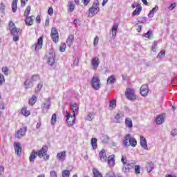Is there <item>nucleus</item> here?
<instances>
[{
  "mask_svg": "<svg viewBox=\"0 0 177 177\" xmlns=\"http://www.w3.org/2000/svg\"><path fill=\"white\" fill-rule=\"evenodd\" d=\"M100 160L102 162H107V155L106 154V150L102 149L99 153Z\"/></svg>",
  "mask_w": 177,
  "mask_h": 177,
  "instance_id": "obj_17",
  "label": "nucleus"
},
{
  "mask_svg": "<svg viewBox=\"0 0 177 177\" xmlns=\"http://www.w3.org/2000/svg\"><path fill=\"white\" fill-rule=\"evenodd\" d=\"M99 64H100V61L99 60V57H93L91 59V66L93 70H97V67H99Z\"/></svg>",
  "mask_w": 177,
  "mask_h": 177,
  "instance_id": "obj_15",
  "label": "nucleus"
},
{
  "mask_svg": "<svg viewBox=\"0 0 177 177\" xmlns=\"http://www.w3.org/2000/svg\"><path fill=\"white\" fill-rule=\"evenodd\" d=\"M39 80V75H32L30 81H28V79H27L24 82V85H25L26 89H28V88H30V85H31V84H32V82H35L36 81H38Z\"/></svg>",
  "mask_w": 177,
  "mask_h": 177,
  "instance_id": "obj_11",
  "label": "nucleus"
},
{
  "mask_svg": "<svg viewBox=\"0 0 177 177\" xmlns=\"http://www.w3.org/2000/svg\"><path fill=\"white\" fill-rule=\"evenodd\" d=\"M156 48H157V41H154L152 45L151 50H153V52H156Z\"/></svg>",
  "mask_w": 177,
  "mask_h": 177,
  "instance_id": "obj_52",
  "label": "nucleus"
},
{
  "mask_svg": "<svg viewBox=\"0 0 177 177\" xmlns=\"http://www.w3.org/2000/svg\"><path fill=\"white\" fill-rule=\"evenodd\" d=\"M5 84V76L3 74L0 73V86H2Z\"/></svg>",
  "mask_w": 177,
  "mask_h": 177,
  "instance_id": "obj_43",
  "label": "nucleus"
},
{
  "mask_svg": "<svg viewBox=\"0 0 177 177\" xmlns=\"http://www.w3.org/2000/svg\"><path fill=\"white\" fill-rule=\"evenodd\" d=\"M0 9H1V10H5V3H1Z\"/></svg>",
  "mask_w": 177,
  "mask_h": 177,
  "instance_id": "obj_62",
  "label": "nucleus"
},
{
  "mask_svg": "<svg viewBox=\"0 0 177 177\" xmlns=\"http://www.w3.org/2000/svg\"><path fill=\"white\" fill-rule=\"evenodd\" d=\"M59 50L60 52H64L66 50V43H62Z\"/></svg>",
  "mask_w": 177,
  "mask_h": 177,
  "instance_id": "obj_48",
  "label": "nucleus"
},
{
  "mask_svg": "<svg viewBox=\"0 0 177 177\" xmlns=\"http://www.w3.org/2000/svg\"><path fill=\"white\" fill-rule=\"evenodd\" d=\"M36 21H37V23H41V17L39 15L37 16Z\"/></svg>",
  "mask_w": 177,
  "mask_h": 177,
  "instance_id": "obj_64",
  "label": "nucleus"
},
{
  "mask_svg": "<svg viewBox=\"0 0 177 177\" xmlns=\"http://www.w3.org/2000/svg\"><path fill=\"white\" fill-rule=\"evenodd\" d=\"M50 177H57V173H56V171H51L50 172Z\"/></svg>",
  "mask_w": 177,
  "mask_h": 177,
  "instance_id": "obj_53",
  "label": "nucleus"
},
{
  "mask_svg": "<svg viewBox=\"0 0 177 177\" xmlns=\"http://www.w3.org/2000/svg\"><path fill=\"white\" fill-rule=\"evenodd\" d=\"M140 146L142 147L144 150H149V148L147 147V141L146 140V138L143 137V136H140Z\"/></svg>",
  "mask_w": 177,
  "mask_h": 177,
  "instance_id": "obj_20",
  "label": "nucleus"
},
{
  "mask_svg": "<svg viewBox=\"0 0 177 177\" xmlns=\"http://www.w3.org/2000/svg\"><path fill=\"white\" fill-rule=\"evenodd\" d=\"M112 34V38L117 37V31H118V24H114L112 29L111 30Z\"/></svg>",
  "mask_w": 177,
  "mask_h": 177,
  "instance_id": "obj_24",
  "label": "nucleus"
},
{
  "mask_svg": "<svg viewBox=\"0 0 177 177\" xmlns=\"http://www.w3.org/2000/svg\"><path fill=\"white\" fill-rule=\"evenodd\" d=\"M164 121H165V118H164V115H158L155 120V122L156 124H157V125H161V124H162Z\"/></svg>",
  "mask_w": 177,
  "mask_h": 177,
  "instance_id": "obj_27",
  "label": "nucleus"
},
{
  "mask_svg": "<svg viewBox=\"0 0 177 177\" xmlns=\"http://www.w3.org/2000/svg\"><path fill=\"white\" fill-rule=\"evenodd\" d=\"M36 102H37V96L32 95L31 98L29 100L28 103L30 106H34V104H35Z\"/></svg>",
  "mask_w": 177,
  "mask_h": 177,
  "instance_id": "obj_37",
  "label": "nucleus"
},
{
  "mask_svg": "<svg viewBox=\"0 0 177 177\" xmlns=\"http://www.w3.org/2000/svg\"><path fill=\"white\" fill-rule=\"evenodd\" d=\"M99 0H95L91 8L88 10V17H93L95 15H97L100 12V8H99Z\"/></svg>",
  "mask_w": 177,
  "mask_h": 177,
  "instance_id": "obj_3",
  "label": "nucleus"
},
{
  "mask_svg": "<svg viewBox=\"0 0 177 177\" xmlns=\"http://www.w3.org/2000/svg\"><path fill=\"white\" fill-rule=\"evenodd\" d=\"M142 12V6H137L136 9L132 12L133 16H136V15H140Z\"/></svg>",
  "mask_w": 177,
  "mask_h": 177,
  "instance_id": "obj_33",
  "label": "nucleus"
},
{
  "mask_svg": "<svg viewBox=\"0 0 177 177\" xmlns=\"http://www.w3.org/2000/svg\"><path fill=\"white\" fill-rule=\"evenodd\" d=\"M105 177H115V174L114 173H108Z\"/></svg>",
  "mask_w": 177,
  "mask_h": 177,
  "instance_id": "obj_60",
  "label": "nucleus"
},
{
  "mask_svg": "<svg viewBox=\"0 0 177 177\" xmlns=\"http://www.w3.org/2000/svg\"><path fill=\"white\" fill-rule=\"evenodd\" d=\"M46 57L47 59L48 64L50 66H53L55 63V51H53V50H50L46 53Z\"/></svg>",
  "mask_w": 177,
  "mask_h": 177,
  "instance_id": "obj_7",
  "label": "nucleus"
},
{
  "mask_svg": "<svg viewBox=\"0 0 177 177\" xmlns=\"http://www.w3.org/2000/svg\"><path fill=\"white\" fill-rule=\"evenodd\" d=\"M171 136H173V137L176 136V135H177V129H174L171 130Z\"/></svg>",
  "mask_w": 177,
  "mask_h": 177,
  "instance_id": "obj_54",
  "label": "nucleus"
},
{
  "mask_svg": "<svg viewBox=\"0 0 177 177\" xmlns=\"http://www.w3.org/2000/svg\"><path fill=\"white\" fill-rule=\"evenodd\" d=\"M140 93L142 96H147L149 95V86L147 84L142 85L140 89Z\"/></svg>",
  "mask_w": 177,
  "mask_h": 177,
  "instance_id": "obj_16",
  "label": "nucleus"
},
{
  "mask_svg": "<svg viewBox=\"0 0 177 177\" xmlns=\"http://www.w3.org/2000/svg\"><path fill=\"white\" fill-rule=\"evenodd\" d=\"M87 121H92L93 120V113H89L86 117Z\"/></svg>",
  "mask_w": 177,
  "mask_h": 177,
  "instance_id": "obj_44",
  "label": "nucleus"
},
{
  "mask_svg": "<svg viewBox=\"0 0 177 177\" xmlns=\"http://www.w3.org/2000/svg\"><path fill=\"white\" fill-rule=\"evenodd\" d=\"M124 124L126 125L127 128H129V129H132L133 128V122H132V120L131 118H126L124 120Z\"/></svg>",
  "mask_w": 177,
  "mask_h": 177,
  "instance_id": "obj_22",
  "label": "nucleus"
},
{
  "mask_svg": "<svg viewBox=\"0 0 177 177\" xmlns=\"http://www.w3.org/2000/svg\"><path fill=\"white\" fill-rule=\"evenodd\" d=\"M30 12H31V6H28L25 12H24V16L25 17H28L30 15Z\"/></svg>",
  "mask_w": 177,
  "mask_h": 177,
  "instance_id": "obj_40",
  "label": "nucleus"
},
{
  "mask_svg": "<svg viewBox=\"0 0 177 177\" xmlns=\"http://www.w3.org/2000/svg\"><path fill=\"white\" fill-rule=\"evenodd\" d=\"M97 44H99V37L96 36L94 39L93 45L94 46H97Z\"/></svg>",
  "mask_w": 177,
  "mask_h": 177,
  "instance_id": "obj_51",
  "label": "nucleus"
},
{
  "mask_svg": "<svg viewBox=\"0 0 177 177\" xmlns=\"http://www.w3.org/2000/svg\"><path fill=\"white\" fill-rule=\"evenodd\" d=\"M62 177H70V171L69 170H64L62 171Z\"/></svg>",
  "mask_w": 177,
  "mask_h": 177,
  "instance_id": "obj_45",
  "label": "nucleus"
},
{
  "mask_svg": "<svg viewBox=\"0 0 177 177\" xmlns=\"http://www.w3.org/2000/svg\"><path fill=\"white\" fill-rule=\"evenodd\" d=\"M57 120V116L56 115V113L53 114L52 118H51L52 125H55V124H56Z\"/></svg>",
  "mask_w": 177,
  "mask_h": 177,
  "instance_id": "obj_41",
  "label": "nucleus"
},
{
  "mask_svg": "<svg viewBox=\"0 0 177 177\" xmlns=\"http://www.w3.org/2000/svg\"><path fill=\"white\" fill-rule=\"evenodd\" d=\"M56 158L58 161H61L62 162L66 161V158H67V152H66V151L59 152L56 156Z\"/></svg>",
  "mask_w": 177,
  "mask_h": 177,
  "instance_id": "obj_13",
  "label": "nucleus"
},
{
  "mask_svg": "<svg viewBox=\"0 0 177 177\" xmlns=\"http://www.w3.org/2000/svg\"><path fill=\"white\" fill-rule=\"evenodd\" d=\"M91 86L95 91L100 89V79L99 78V75H95L93 77L91 80Z\"/></svg>",
  "mask_w": 177,
  "mask_h": 177,
  "instance_id": "obj_5",
  "label": "nucleus"
},
{
  "mask_svg": "<svg viewBox=\"0 0 177 177\" xmlns=\"http://www.w3.org/2000/svg\"><path fill=\"white\" fill-rule=\"evenodd\" d=\"M34 18H35L34 16L26 17L25 19L26 24L27 26H32Z\"/></svg>",
  "mask_w": 177,
  "mask_h": 177,
  "instance_id": "obj_29",
  "label": "nucleus"
},
{
  "mask_svg": "<svg viewBox=\"0 0 177 177\" xmlns=\"http://www.w3.org/2000/svg\"><path fill=\"white\" fill-rule=\"evenodd\" d=\"M43 42H44V40L42 37H39L37 40V43L32 46V49H35V52H38L39 49H42Z\"/></svg>",
  "mask_w": 177,
  "mask_h": 177,
  "instance_id": "obj_12",
  "label": "nucleus"
},
{
  "mask_svg": "<svg viewBox=\"0 0 177 177\" xmlns=\"http://www.w3.org/2000/svg\"><path fill=\"white\" fill-rule=\"evenodd\" d=\"M42 86H43V84H42V82H41L37 84V88L35 89V92H39V91L42 89Z\"/></svg>",
  "mask_w": 177,
  "mask_h": 177,
  "instance_id": "obj_46",
  "label": "nucleus"
},
{
  "mask_svg": "<svg viewBox=\"0 0 177 177\" xmlns=\"http://www.w3.org/2000/svg\"><path fill=\"white\" fill-rule=\"evenodd\" d=\"M50 37L55 44L59 42V32L55 27L51 28Z\"/></svg>",
  "mask_w": 177,
  "mask_h": 177,
  "instance_id": "obj_10",
  "label": "nucleus"
},
{
  "mask_svg": "<svg viewBox=\"0 0 177 177\" xmlns=\"http://www.w3.org/2000/svg\"><path fill=\"white\" fill-rule=\"evenodd\" d=\"M48 13L50 16H52V15H53V8L52 7H50L48 8Z\"/></svg>",
  "mask_w": 177,
  "mask_h": 177,
  "instance_id": "obj_55",
  "label": "nucleus"
},
{
  "mask_svg": "<svg viewBox=\"0 0 177 177\" xmlns=\"http://www.w3.org/2000/svg\"><path fill=\"white\" fill-rule=\"evenodd\" d=\"M136 164V162L131 161L129 162L128 164L123 166L122 171L124 172V174H128L135 168V165Z\"/></svg>",
  "mask_w": 177,
  "mask_h": 177,
  "instance_id": "obj_9",
  "label": "nucleus"
},
{
  "mask_svg": "<svg viewBox=\"0 0 177 177\" xmlns=\"http://www.w3.org/2000/svg\"><path fill=\"white\" fill-rule=\"evenodd\" d=\"M48 151V147L44 146L39 151L37 152H35V150H33L29 157V160L30 162H34V160L37 158V156L41 158V157H44V156H46V153Z\"/></svg>",
  "mask_w": 177,
  "mask_h": 177,
  "instance_id": "obj_2",
  "label": "nucleus"
},
{
  "mask_svg": "<svg viewBox=\"0 0 177 177\" xmlns=\"http://www.w3.org/2000/svg\"><path fill=\"white\" fill-rule=\"evenodd\" d=\"M71 109L73 111V115L78 114V111L80 110V106L78 104H77V103L71 104Z\"/></svg>",
  "mask_w": 177,
  "mask_h": 177,
  "instance_id": "obj_23",
  "label": "nucleus"
},
{
  "mask_svg": "<svg viewBox=\"0 0 177 177\" xmlns=\"http://www.w3.org/2000/svg\"><path fill=\"white\" fill-rule=\"evenodd\" d=\"M14 147L15 150V153L17 154V156H21V145L19 142H14Z\"/></svg>",
  "mask_w": 177,
  "mask_h": 177,
  "instance_id": "obj_19",
  "label": "nucleus"
},
{
  "mask_svg": "<svg viewBox=\"0 0 177 177\" xmlns=\"http://www.w3.org/2000/svg\"><path fill=\"white\" fill-rule=\"evenodd\" d=\"M73 42H74V35H70L66 39V44L69 47L72 46Z\"/></svg>",
  "mask_w": 177,
  "mask_h": 177,
  "instance_id": "obj_28",
  "label": "nucleus"
},
{
  "mask_svg": "<svg viewBox=\"0 0 177 177\" xmlns=\"http://www.w3.org/2000/svg\"><path fill=\"white\" fill-rule=\"evenodd\" d=\"M2 72L3 73V74L5 75H9V69L8 68V67H4L2 68Z\"/></svg>",
  "mask_w": 177,
  "mask_h": 177,
  "instance_id": "obj_49",
  "label": "nucleus"
},
{
  "mask_svg": "<svg viewBox=\"0 0 177 177\" xmlns=\"http://www.w3.org/2000/svg\"><path fill=\"white\" fill-rule=\"evenodd\" d=\"M116 106H117V100H113L112 101H111L109 104V109L114 110V109H115Z\"/></svg>",
  "mask_w": 177,
  "mask_h": 177,
  "instance_id": "obj_34",
  "label": "nucleus"
},
{
  "mask_svg": "<svg viewBox=\"0 0 177 177\" xmlns=\"http://www.w3.org/2000/svg\"><path fill=\"white\" fill-rule=\"evenodd\" d=\"M8 26L10 27L11 35H13L12 41H14V42H17V41L20 39L19 35L21 34V30L17 28L16 24H15L12 21L9 22Z\"/></svg>",
  "mask_w": 177,
  "mask_h": 177,
  "instance_id": "obj_1",
  "label": "nucleus"
},
{
  "mask_svg": "<svg viewBox=\"0 0 177 177\" xmlns=\"http://www.w3.org/2000/svg\"><path fill=\"white\" fill-rule=\"evenodd\" d=\"M131 139V134H127L124 137V140H123V146L124 147H129V142Z\"/></svg>",
  "mask_w": 177,
  "mask_h": 177,
  "instance_id": "obj_25",
  "label": "nucleus"
},
{
  "mask_svg": "<svg viewBox=\"0 0 177 177\" xmlns=\"http://www.w3.org/2000/svg\"><path fill=\"white\" fill-rule=\"evenodd\" d=\"M108 165L109 167H110L111 168H113V167H114V165H115V156L114 155H111L108 157Z\"/></svg>",
  "mask_w": 177,
  "mask_h": 177,
  "instance_id": "obj_18",
  "label": "nucleus"
},
{
  "mask_svg": "<svg viewBox=\"0 0 177 177\" xmlns=\"http://www.w3.org/2000/svg\"><path fill=\"white\" fill-rule=\"evenodd\" d=\"M66 124L68 127H73L75 124V115H71L68 111H66Z\"/></svg>",
  "mask_w": 177,
  "mask_h": 177,
  "instance_id": "obj_6",
  "label": "nucleus"
},
{
  "mask_svg": "<svg viewBox=\"0 0 177 177\" xmlns=\"http://www.w3.org/2000/svg\"><path fill=\"white\" fill-rule=\"evenodd\" d=\"M146 21H147V20L146 19V17H142L140 21H138V23L145 24L146 23Z\"/></svg>",
  "mask_w": 177,
  "mask_h": 177,
  "instance_id": "obj_59",
  "label": "nucleus"
},
{
  "mask_svg": "<svg viewBox=\"0 0 177 177\" xmlns=\"http://www.w3.org/2000/svg\"><path fill=\"white\" fill-rule=\"evenodd\" d=\"M91 2V0H83V3L85 6H87L88 3Z\"/></svg>",
  "mask_w": 177,
  "mask_h": 177,
  "instance_id": "obj_63",
  "label": "nucleus"
},
{
  "mask_svg": "<svg viewBox=\"0 0 177 177\" xmlns=\"http://www.w3.org/2000/svg\"><path fill=\"white\" fill-rule=\"evenodd\" d=\"M116 81H117V79H115V75L109 76L106 80V84L111 85L113 84H115Z\"/></svg>",
  "mask_w": 177,
  "mask_h": 177,
  "instance_id": "obj_26",
  "label": "nucleus"
},
{
  "mask_svg": "<svg viewBox=\"0 0 177 177\" xmlns=\"http://www.w3.org/2000/svg\"><path fill=\"white\" fill-rule=\"evenodd\" d=\"M158 11V6H156L148 14V17H154V13Z\"/></svg>",
  "mask_w": 177,
  "mask_h": 177,
  "instance_id": "obj_31",
  "label": "nucleus"
},
{
  "mask_svg": "<svg viewBox=\"0 0 177 177\" xmlns=\"http://www.w3.org/2000/svg\"><path fill=\"white\" fill-rule=\"evenodd\" d=\"M0 110H5V104L3 102H0Z\"/></svg>",
  "mask_w": 177,
  "mask_h": 177,
  "instance_id": "obj_61",
  "label": "nucleus"
},
{
  "mask_svg": "<svg viewBox=\"0 0 177 177\" xmlns=\"http://www.w3.org/2000/svg\"><path fill=\"white\" fill-rule=\"evenodd\" d=\"M125 118V113L124 111H119L114 116L115 124H121L124 121Z\"/></svg>",
  "mask_w": 177,
  "mask_h": 177,
  "instance_id": "obj_8",
  "label": "nucleus"
},
{
  "mask_svg": "<svg viewBox=\"0 0 177 177\" xmlns=\"http://www.w3.org/2000/svg\"><path fill=\"white\" fill-rule=\"evenodd\" d=\"M28 2V0H21V5L22 7L26 6V3Z\"/></svg>",
  "mask_w": 177,
  "mask_h": 177,
  "instance_id": "obj_58",
  "label": "nucleus"
},
{
  "mask_svg": "<svg viewBox=\"0 0 177 177\" xmlns=\"http://www.w3.org/2000/svg\"><path fill=\"white\" fill-rule=\"evenodd\" d=\"M121 162L123 164V167H125V165H127L129 162L127 159V156L124 155L122 156Z\"/></svg>",
  "mask_w": 177,
  "mask_h": 177,
  "instance_id": "obj_39",
  "label": "nucleus"
},
{
  "mask_svg": "<svg viewBox=\"0 0 177 177\" xmlns=\"http://www.w3.org/2000/svg\"><path fill=\"white\" fill-rule=\"evenodd\" d=\"M78 63H80V59L75 58V59L73 61L74 66H78Z\"/></svg>",
  "mask_w": 177,
  "mask_h": 177,
  "instance_id": "obj_56",
  "label": "nucleus"
},
{
  "mask_svg": "<svg viewBox=\"0 0 177 177\" xmlns=\"http://www.w3.org/2000/svg\"><path fill=\"white\" fill-rule=\"evenodd\" d=\"M136 145H138L136 139H135V138L133 137H131L130 135L129 146H131L132 147H136Z\"/></svg>",
  "mask_w": 177,
  "mask_h": 177,
  "instance_id": "obj_32",
  "label": "nucleus"
},
{
  "mask_svg": "<svg viewBox=\"0 0 177 177\" xmlns=\"http://www.w3.org/2000/svg\"><path fill=\"white\" fill-rule=\"evenodd\" d=\"M75 9V4L73 3V1H68V12H70L71 13L74 12V10Z\"/></svg>",
  "mask_w": 177,
  "mask_h": 177,
  "instance_id": "obj_30",
  "label": "nucleus"
},
{
  "mask_svg": "<svg viewBox=\"0 0 177 177\" xmlns=\"http://www.w3.org/2000/svg\"><path fill=\"white\" fill-rule=\"evenodd\" d=\"M151 35H153V32H151V30H149L144 35V37H145V38H150Z\"/></svg>",
  "mask_w": 177,
  "mask_h": 177,
  "instance_id": "obj_50",
  "label": "nucleus"
},
{
  "mask_svg": "<svg viewBox=\"0 0 177 177\" xmlns=\"http://www.w3.org/2000/svg\"><path fill=\"white\" fill-rule=\"evenodd\" d=\"M135 174H140V167L139 165H135L134 166Z\"/></svg>",
  "mask_w": 177,
  "mask_h": 177,
  "instance_id": "obj_47",
  "label": "nucleus"
},
{
  "mask_svg": "<svg viewBox=\"0 0 177 177\" xmlns=\"http://www.w3.org/2000/svg\"><path fill=\"white\" fill-rule=\"evenodd\" d=\"M21 113L22 114V115H24L25 117H28V115H30V111H28L26 108L21 109Z\"/></svg>",
  "mask_w": 177,
  "mask_h": 177,
  "instance_id": "obj_38",
  "label": "nucleus"
},
{
  "mask_svg": "<svg viewBox=\"0 0 177 177\" xmlns=\"http://www.w3.org/2000/svg\"><path fill=\"white\" fill-rule=\"evenodd\" d=\"M26 132H27V129L26 128L20 129L19 131H17L15 138H17V139H20V138H23V136L26 135Z\"/></svg>",
  "mask_w": 177,
  "mask_h": 177,
  "instance_id": "obj_21",
  "label": "nucleus"
},
{
  "mask_svg": "<svg viewBox=\"0 0 177 177\" xmlns=\"http://www.w3.org/2000/svg\"><path fill=\"white\" fill-rule=\"evenodd\" d=\"M165 56V50H161L157 55V59H162Z\"/></svg>",
  "mask_w": 177,
  "mask_h": 177,
  "instance_id": "obj_42",
  "label": "nucleus"
},
{
  "mask_svg": "<svg viewBox=\"0 0 177 177\" xmlns=\"http://www.w3.org/2000/svg\"><path fill=\"white\" fill-rule=\"evenodd\" d=\"M45 101L41 105V109L44 113H48V110L50 109V98L45 99Z\"/></svg>",
  "mask_w": 177,
  "mask_h": 177,
  "instance_id": "obj_14",
  "label": "nucleus"
},
{
  "mask_svg": "<svg viewBox=\"0 0 177 177\" xmlns=\"http://www.w3.org/2000/svg\"><path fill=\"white\" fill-rule=\"evenodd\" d=\"M176 7V3H171L169 8V10H174V9H175V8Z\"/></svg>",
  "mask_w": 177,
  "mask_h": 177,
  "instance_id": "obj_57",
  "label": "nucleus"
},
{
  "mask_svg": "<svg viewBox=\"0 0 177 177\" xmlns=\"http://www.w3.org/2000/svg\"><path fill=\"white\" fill-rule=\"evenodd\" d=\"M91 146L93 150H96L97 148V139L95 138L91 139Z\"/></svg>",
  "mask_w": 177,
  "mask_h": 177,
  "instance_id": "obj_35",
  "label": "nucleus"
},
{
  "mask_svg": "<svg viewBox=\"0 0 177 177\" xmlns=\"http://www.w3.org/2000/svg\"><path fill=\"white\" fill-rule=\"evenodd\" d=\"M125 96L128 100L133 102L136 100V94L135 93V89L127 88L125 91Z\"/></svg>",
  "mask_w": 177,
  "mask_h": 177,
  "instance_id": "obj_4",
  "label": "nucleus"
},
{
  "mask_svg": "<svg viewBox=\"0 0 177 177\" xmlns=\"http://www.w3.org/2000/svg\"><path fill=\"white\" fill-rule=\"evenodd\" d=\"M12 10L13 13H16V10H17V0H13L12 3Z\"/></svg>",
  "mask_w": 177,
  "mask_h": 177,
  "instance_id": "obj_36",
  "label": "nucleus"
}]
</instances>
